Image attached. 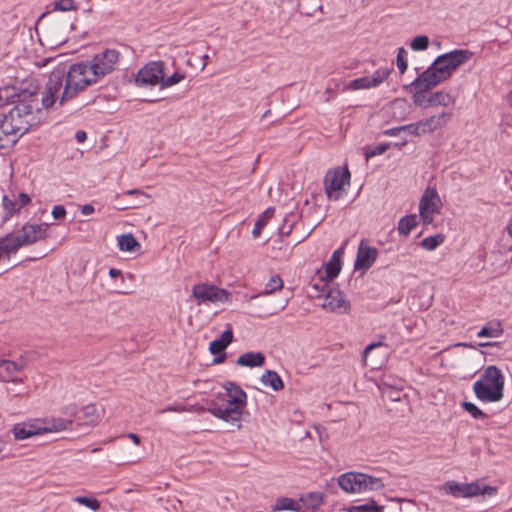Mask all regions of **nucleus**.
<instances>
[{"label": "nucleus", "mask_w": 512, "mask_h": 512, "mask_svg": "<svg viewBox=\"0 0 512 512\" xmlns=\"http://www.w3.org/2000/svg\"><path fill=\"white\" fill-rule=\"evenodd\" d=\"M396 64H397L400 74L405 73V71L407 70V67H408V63H407V51L403 47H400L398 49L397 56H396Z\"/></svg>", "instance_id": "49530a36"}, {"label": "nucleus", "mask_w": 512, "mask_h": 512, "mask_svg": "<svg viewBox=\"0 0 512 512\" xmlns=\"http://www.w3.org/2000/svg\"><path fill=\"white\" fill-rule=\"evenodd\" d=\"M463 409L468 412L474 419H484L487 415L479 409L474 403L464 401L462 404Z\"/></svg>", "instance_id": "58836bf2"}, {"label": "nucleus", "mask_w": 512, "mask_h": 512, "mask_svg": "<svg viewBox=\"0 0 512 512\" xmlns=\"http://www.w3.org/2000/svg\"><path fill=\"white\" fill-rule=\"evenodd\" d=\"M473 53L469 50H453L439 55L434 62L424 70L412 84H421L425 88H433L447 80L452 73L462 64L467 62Z\"/></svg>", "instance_id": "f03ea898"}, {"label": "nucleus", "mask_w": 512, "mask_h": 512, "mask_svg": "<svg viewBox=\"0 0 512 512\" xmlns=\"http://www.w3.org/2000/svg\"><path fill=\"white\" fill-rule=\"evenodd\" d=\"M49 224H25L22 226V234L17 236L13 250L22 246H29L38 241L45 240L49 236Z\"/></svg>", "instance_id": "9b49d317"}, {"label": "nucleus", "mask_w": 512, "mask_h": 512, "mask_svg": "<svg viewBox=\"0 0 512 512\" xmlns=\"http://www.w3.org/2000/svg\"><path fill=\"white\" fill-rule=\"evenodd\" d=\"M41 423L46 428V430L43 431V433H50L66 430L69 426L73 424V421L63 418H51L48 420L41 421Z\"/></svg>", "instance_id": "a878e982"}, {"label": "nucleus", "mask_w": 512, "mask_h": 512, "mask_svg": "<svg viewBox=\"0 0 512 512\" xmlns=\"http://www.w3.org/2000/svg\"><path fill=\"white\" fill-rule=\"evenodd\" d=\"M127 437L131 439L136 445L140 444V437L135 433H128Z\"/></svg>", "instance_id": "69168bd1"}, {"label": "nucleus", "mask_w": 512, "mask_h": 512, "mask_svg": "<svg viewBox=\"0 0 512 512\" xmlns=\"http://www.w3.org/2000/svg\"><path fill=\"white\" fill-rule=\"evenodd\" d=\"M445 241V236L443 234H435L433 236H428L424 238L420 246L428 251L435 250L439 245H441Z\"/></svg>", "instance_id": "f704fd0d"}, {"label": "nucleus", "mask_w": 512, "mask_h": 512, "mask_svg": "<svg viewBox=\"0 0 512 512\" xmlns=\"http://www.w3.org/2000/svg\"><path fill=\"white\" fill-rule=\"evenodd\" d=\"M46 428L42 425L40 420L31 423H18L15 424L12 433L17 440L28 439L35 435L44 434Z\"/></svg>", "instance_id": "a211bd4d"}, {"label": "nucleus", "mask_w": 512, "mask_h": 512, "mask_svg": "<svg viewBox=\"0 0 512 512\" xmlns=\"http://www.w3.org/2000/svg\"><path fill=\"white\" fill-rule=\"evenodd\" d=\"M320 278H321V274L318 277V282H313V283L310 284V289L312 290L311 291V296L312 297H316V298L323 297V296H325V294L329 290L328 289L329 288V286H328V282L329 281H325L326 282V286L323 288L322 284L320 283Z\"/></svg>", "instance_id": "a18cd8bd"}, {"label": "nucleus", "mask_w": 512, "mask_h": 512, "mask_svg": "<svg viewBox=\"0 0 512 512\" xmlns=\"http://www.w3.org/2000/svg\"><path fill=\"white\" fill-rule=\"evenodd\" d=\"M17 143V138H14L12 133L6 129L5 125L0 120V149L12 147Z\"/></svg>", "instance_id": "72a5a7b5"}, {"label": "nucleus", "mask_w": 512, "mask_h": 512, "mask_svg": "<svg viewBox=\"0 0 512 512\" xmlns=\"http://www.w3.org/2000/svg\"><path fill=\"white\" fill-rule=\"evenodd\" d=\"M31 202V198L28 194L26 193H20L19 194V203H18V206H20V209L23 207V206H26L27 204H29Z\"/></svg>", "instance_id": "bf43d9fd"}, {"label": "nucleus", "mask_w": 512, "mask_h": 512, "mask_svg": "<svg viewBox=\"0 0 512 512\" xmlns=\"http://www.w3.org/2000/svg\"><path fill=\"white\" fill-rule=\"evenodd\" d=\"M302 512H315L325 501V495L321 492L304 493L299 498Z\"/></svg>", "instance_id": "412c9836"}, {"label": "nucleus", "mask_w": 512, "mask_h": 512, "mask_svg": "<svg viewBox=\"0 0 512 512\" xmlns=\"http://www.w3.org/2000/svg\"><path fill=\"white\" fill-rule=\"evenodd\" d=\"M322 308L331 312L340 314L347 313L350 309V303L340 290H328L324 296Z\"/></svg>", "instance_id": "2eb2a0df"}, {"label": "nucleus", "mask_w": 512, "mask_h": 512, "mask_svg": "<svg viewBox=\"0 0 512 512\" xmlns=\"http://www.w3.org/2000/svg\"><path fill=\"white\" fill-rule=\"evenodd\" d=\"M274 212L275 209L273 207H269L264 211L263 216L265 218H271L274 215Z\"/></svg>", "instance_id": "338daca9"}, {"label": "nucleus", "mask_w": 512, "mask_h": 512, "mask_svg": "<svg viewBox=\"0 0 512 512\" xmlns=\"http://www.w3.org/2000/svg\"><path fill=\"white\" fill-rule=\"evenodd\" d=\"M74 500L92 511H98L100 508V502L94 497L77 496Z\"/></svg>", "instance_id": "79ce46f5"}, {"label": "nucleus", "mask_w": 512, "mask_h": 512, "mask_svg": "<svg viewBox=\"0 0 512 512\" xmlns=\"http://www.w3.org/2000/svg\"><path fill=\"white\" fill-rule=\"evenodd\" d=\"M434 199L439 200L437 191L434 188H427L420 199L419 211L436 212Z\"/></svg>", "instance_id": "393cba45"}, {"label": "nucleus", "mask_w": 512, "mask_h": 512, "mask_svg": "<svg viewBox=\"0 0 512 512\" xmlns=\"http://www.w3.org/2000/svg\"><path fill=\"white\" fill-rule=\"evenodd\" d=\"M344 253L343 248H339L332 253L329 262L326 264L324 274H321L320 283L323 288L326 286L325 281H332L338 276L341 270V257Z\"/></svg>", "instance_id": "6ab92c4d"}, {"label": "nucleus", "mask_w": 512, "mask_h": 512, "mask_svg": "<svg viewBox=\"0 0 512 512\" xmlns=\"http://www.w3.org/2000/svg\"><path fill=\"white\" fill-rule=\"evenodd\" d=\"M378 251L375 247H371L365 244V240L360 242L358 247L357 256L355 260V269L367 270L376 261Z\"/></svg>", "instance_id": "f3484780"}, {"label": "nucleus", "mask_w": 512, "mask_h": 512, "mask_svg": "<svg viewBox=\"0 0 512 512\" xmlns=\"http://www.w3.org/2000/svg\"><path fill=\"white\" fill-rule=\"evenodd\" d=\"M506 232L510 237H512V217L508 221V224L506 226Z\"/></svg>", "instance_id": "774afa93"}, {"label": "nucleus", "mask_w": 512, "mask_h": 512, "mask_svg": "<svg viewBox=\"0 0 512 512\" xmlns=\"http://www.w3.org/2000/svg\"><path fill=\"white\" fill-rule=\"evenodd\" d=\"M504 377L501 370L490 365L481 377L473 384L476 397L486 403L498 402L503 398Z\"/></svg>", "instance_id": "20e7f679"}, {"label": "nucleus", "mask_w": 512, "mask_h": 512, "mask_svg": "<svg viewBox=\"0 0 512 512\" xmlns=\"http://www.w3.org/2000/svg\"><path fill=\"white\" fill-rule=\"evenodd\" d=\"M384 507L378 505L373 499L364 504L350 506L348 512H383Z\"/></svg>", "instance_id": "473e14b6"}, {"label": "nucleus", "mask_w": 512, "mask_h": 512, "mask_svg": "<svg viewBox=\"0 0 512 512\" xmlns=\"http://www.w3.org/2000/svg\"><path fill=\"white\" fill-rule=\"evenodd\" d=\"M236 363L243 367H261L265 363V356L261 352H246L238 357Z\"/></svg>", "instance_id": "4be33fe9"}, {"label": "nucleus", "mask_w": 512, "mask_h": 512, "mask_svg": "<svg viewBox=\"0 0 512 512\" xmlns=\"http://www.w3.org/2000/svg\"><path fill=\"white\" fill-rule=\"evenodd\" d=\"M66 71V84L59 97L60 105L65 104L86 87L98 81L95 75H92L88 62H78L69 66L66 64Z\"/></svg>", "instance_id": "7ed1b4c3"}, {"label": "nucleus", "mask_w": 512, "mask_h": 512, "mask_svg": "<svg viewBox=\"0 0 512 512\" xmlns=\"http://www.w3.org/2000/svg\"><path fill=\"white\" fill-rule=\"evenodd\" d=\"M443 490L456 498H469L482 494L495 495L497 490L494 487L480 485L479 482L457 483L448 481L443 484Z\"/></svg>", "instance_id": "6e6552de"}, {"label": "nucleus", "mask_w": 512, "mask_h": 512, "mask_svg": "<svg viewBox=\"0 0 512 512\" xmlns=\"http://www.w3.org/2000/svg\"><path fill=\"white\" fill-rule=\"evenodd\" d=\"M226 356H227L226 353H221V354L215 355V357L212 360V363L213 364L223 363L226 359Z\"/></svg>", "instance_id": "0e129e2a"}, {"label": "nucleus", "mask_w": 512, "mask_h": 512, "mask_svg": "<svg viewBox=\"0 0 512 512\" xmlns=\"http://www.w3.org/2000/svg\"><path fill=\"white\" fill-rule=\"evenodd\" d=\"M19 370V366L10 360L0 359V381L14 382L15 374Z\"/></svg>", "instance_id": "b1692460"}, {"label": "nucleus", "mask_w": 512, "mask_h": 512, "mask_svg": "<svg viewBox=\"0 0 512 512\" xmlns=\"http://www.w3.org/2000/svg\"><path fill=\"white\" fill-rule=\"evenodd\" d=\"M210 291H212L211 303L226 302L231 300L232 294L226 289L218 288L211 284Z\"/></svg>", "instance_id": "c9c22d12"}, {"label": "nucleus", "mask_w": 512, "mask_h": 512, "mask_svg": "<svg viewBox=\"0 0 512 512\" xmlns=\"http://www.w3.org/2000/svg\"><path fill=\"white\" fill-rule=\"evenodd\" d=\"M207 411L211 413L213 416L231 423L232 425H236V427L239 429L241 427L240 421L242 419V416L240 415V412L237 410H234L232 407H228V403L225 402L223 405H219L216 402L212 401Z\"/></svg>", "instance_id": "dca6fc26"}, {"label": "nucleus", "mask_w": 512, "mask_h": 512, "mask_svg": "<svg viewBox=\"0 0 512 512\" xmlns=\"http://www.w3.org/2000/svg\"><path fill=\"white\" fill-rule=\"evenodd\" d=\"M391 73V70L390 69H387V68H380V69H377L373 74L372 76H369L370 79H371V83L374 87L378 86L379 84H381L385 79L388 78V76L390 75Z\"/></svg>", "instance_id": "37998d69"}, {"label": "nucleus", "mask_w": 512, "mask_h": 512, "mask_svg": "<svg viewBox=\"0 0 512 512\" xmlns=\"http://www.w3.org/2000/svg\"><path fill=\"white\" fill-rule=\"evenodd\" d=\"M119 56L120 53L115 49H106L96 54L93 59L88 62L92 75H95L97 80H99L113 72L119 60Z\"/></svg>", "instance_id": "1a4fd4ad"}, {"label": "nucleus", "mask_w": 512, "mask_h": 512, "mask_svg": "<svg viewBox=\"0 0 512 512\" xmlns=\"http://www.w3.org/2000/svg\"><path fill=\"white\" fill-rule=\"evenodd\" d=\"M118 245L121 251L133 252L136 248H140V244L137 242L135 237L128 233L118 237Z\"/></svg>", "instance_id": "2f4dec72"}, {"label": "nucleus", "mask_w": 512, "mask_h": 512, "mask_svg": "<svg viewBox=\"0 0 512 512\" xmlns=\"http://www.w3.org/2000/svg\"><path fill=\"white\" fill-rule=\"evenodd\" d=\"M52 216L55 220H62L66 216V209L63 205H55L52 209Z\"/></svg>", "instance_id": "864d4df0"}, {"label": "nucleus", "mask_w": 512, "mask_h": 512, "mask_svg": "<svg viewBox=\"0 0 512 512\" xmlns=\"http://www.w3.org/2000/svg\"><path fill=\"white\" fill-rule=\"evenodd\" d=\"M83 418L89 424H96L98 420L97 409L93 404L86 405L82 409Z\"/></svg>", "instance_id": "a19ab883"}, {"label": "nucleus", "mask_w": 512, "mask_h": 512, "mask_svg": "<svg viewBox=\"0 0 512 512\" xmlns=\"http://www.w3.org/2000/svg\"><path fill=\"white\" fill-rule=\"evenodd\" d=\"M401 132H402V126H399V127H393V128L387 129L383 132V134L386 136L392 137V136L399 135Z\"/></svg>", "instance_id": "052dcab7"}, {"label": "nucleus", "mask_w": 512, "mask_h": 512, "mask_svg": "<svg viewBox=\"0 0 512 512\" xmlns=\"http://www.w3.org/2000/svg\"><path fill=\"white\" fill-rule=\"evenodd\" d=\"M418 225V217L416 214H410L402 217L398 222L397 230L400 235L407 236L411 230Z\"/></svg>", "instance_id": "c756f323"}, {"label": "nucleus", "mask_w": 512, "mask_h": 512, "mask_svg": "<svg viewBox=\"0 0 512 512\" xmlns=\"http://www.w3.org/2000/svg\"><path fill=\"white\" fill-rule=\"evenodd\" d=\"M123 195H136L138 197V200L135 203H132L131 205L128 206L129 208H137L140 206H144L148 203V200L150 198L148 194L138 189L127 190L123 192Z\"/></svg>", "instance_id": "4c0bfd02"}, {"label": "nucleus", "mask_w": 512, "mask_h": 512, "mask_svg": "<svg viewBox=\"0 0 512 512\" xmlns=\"http://www.w3.org/2000/svg\"><path fill=\"white\" fill-rule=\"evenodd\" d=\"M22 92L39 95V87L33 81H25L20 87L6 85L0 88V108L3 110L8 104L18 105Z\"/></svg>", "instance_id": "f8f14e48"}, {"label": "nucleus", "mask_w": 512, "mask_h": 512, "mask_svg": "<svg viewBox=\"0 0 512 512\" xmlns=\"http://www.w3.org/2000/svg\"><path fill=\"white\" fill-rule=\"evenodd\" d=\"M402 132L413 135V136H419V135L423 134L421 132V126L419 125V122L411 123L408 125H403Z\"/></svg>", "instance_id": "3c124183"}, {"label": "nucleus", "mask_w": 512, "mask_h": 512, "mask_svg": "<svg viewBox=\"0 0 512 512\" xmlns=\"http://www.w3.org/2000/svg\"><path fill=\"white\" fill-rule=\"evenodd\" d=\"M260 380L264 386L271 387L274 391H280L284 388L283 380L276 371L267 370Z\"/></svg>", "instance_id": "bb28decb"}, {"label": "nucleus", "mask_w": 512, "mask_h": 512, "mask_svg": "<svg viewBox=\"0 0 512 512\" xmlns=\"http://www.w3.org/2000/svg\"><path fill=\"white\" fill-rule=\"evenodd\" d=\"M227 392L228 407H232L234 410H238L240 415L243 417L244 409L247 402V395L245 391L234 382H226L223 386Z\"/></svg>", "instance_id": "4468645a"}, {"label": "nucleus", "mask_w": 512, "mask_h": 512, "mask_svg": "<svg viewBox=\"0 0 512 512\" xmlns=\"http://www.w3.org/2000/svg\"><path fill=\"white\" fill-rule=\"evenodd\" d=\"M451 117V113L442 112L438 115H433L429 118L423 119L419 121V125L421 126V132L425 134L440 129L446 125V123L451 119Z\"/></svg>", "instance_id": "aec40b11"}, {"label": "nucleus", "mask_w": 512, "mask_h": 512, "mask_svg": "<svg viewBox=\"0 0 512 512\" xmlns=\"http://www.w3.org/2000/svg\"><path fill=\"white\" fill-rule=\"evenodd\" d=\"M265 224H266V223H265V221H264V220H262V219L257 220V221H256V223H255V225H254V228H253V230H252V235H253L254 237H258V236H260L261 231H262L263 227L265 226Z\"/></svg>", "instance_id": "4d7b16f0"}, {"label": "nucleus", "mask_w": 512, "mask_h": 512, "mask_svg": "<svg viewBox=\"0 0 512 512\" xmlns=\"http://www.w3.org/2000/svg\"><path fill=\"white\" fill-rule=\"evenodd\" d=\"M272 512L279 511H293V512H302V506L298 500H295L290 497H279L276 499L275 503L271 506Z\"/></svg>", "instance_id": "5701e85b"}, {"label": "nucleus", "mask_w": 512, "mask_h": 512, "mask_svg": "<svg viewBox=\"0 0 512 512\" xmlns=\"http://www.w3.org/2000/svg\"><path fill=\"white\" fill-rule=\"evenodd\" d=\"M2 207L5 211V214L2 217L1 225L7 222L12 215L20 211L18 202L16 200L10 199L7 195H4L2 198Z\"/></svg>", "instance_id": "7c9ffc66"}, {"label": "nucleus", "mask_w": 512, "mask_h": 512, "mask_svg": "<svg viewBox=\"0 0 512 512\" xmlns=\"http://www.w3.org/2000/svg\"><path fill=\"white\" fill-rule=\"evenodd\" d=\"M211 284L199 283L193 286L192 297L201 302H211L212 291H210Z\"/></svg>", "instance_id": "cd10ccee"}, {"label": "nucleus", "mask_w": 512, "mask_h": 512, "mask_svg": "<svg viewBox=\"0 0 512 512\" xmlns=\"http://www.w3.org/2000/svg\"><path fill=\"white\" fill-rule=\"evenodd\" d=\"M75 139L78 142H84L87 139V134L83 130H78L75 134Z\"/></svg>", "instance_id": "e2e57ef3"}, {"label": "nucleus", "mask_w": 512, "mask_h": 512, "mask_svg": "<svg viewBox=\"0 0 512 512\" xmlns=\"http://www.w3.org/2000/svg\"><path fill=\"white\" fill-rule=\"evenodd\" d=\"M282 287H283L282 279L278 275L272 276L270 278V280L268 281V283L266 284L265 293L271 294L277 290H280Z\"/></svg>", "instance_id": "09e8293b"}, {"label": "nucleus", "mask_w": 512, "mask_h": 512, "mask_svg": "<svg viewBox=\"0 0 512 512\" xmlns=\"http://www.w3.org/2000/svg\"><path fill=\"white\" fill-rule=\"evenodd\" d=\"M338 484L347 493H362L379 490L384 486L381 478L360 472H347L342 474L338 478Z\"/></svg>", "instance_id": "39448f33"}, {"label": "nucleus", "mask_w": 512, "mask_h": 512, "mask_svg": "<svg viewBox=\"0 0 512 512\" xmlns=\"http://www.w3.org/2000/svg\"><path fill=\"white\" fill-rule=\"evenodd\" d=\"M76 8L73 0H57L54 4V10L62 12L76 10Z\"/></svg>", "instance_id": "8fccbe9b"}, {"label": "nucleus", "mask_w": 512, "mask_h": 512, "mask_svg": "<svg viewBox=\"0 0 512 512\" xmlns=\"http://www.w3.org/2000/svg\"><path fill=\"white\" fill-rule=\"evenodd\" d=\"M184 78H185V75L182 73H178V72H175L168 77H164V74L162 73V78L160 79V84H161L162 88H166V87H170L172 85L179 83Z\"/></svg>", "instance_id": "c03bdc74"}, {"label": "nucleus", "mask_w": 512, "mask_h": 512, "mask_svg": "<svg viewBox=\"0 0 512 512\" xmlns=\"http://www.w3.org/2000/svg\"><path fill=\"white\" fill-rule=\"evenodd\" d=\"M94 211H95V208L91 204H86L81 207V213H82V215H85V216L92 214Z\"/></svg>", "instance_id": "680f3d73"}, {"label": "nucleus", "mask_w": 512, "mask_h": 512, "mask_svg": "<svg viewBox=\"0 0 512 512\" xmlns=\"http://www.w3.org/2000/svg\"><path fill=\"white\" fill-rule=\"evenodd\" d=\"M218 340L221 341L224 346L228 347V345L233 341L232 329L228 328L225 331H223L221 337L218 338Z\"/></svg>", "instance_id": "5fc2aeb1"}, {"label": "nucleus", "mask_w": 512, "mask_h": 512, "mask_svg": "<svg viewBox=\"0 0 512 512\" xmlns=\"http://www.w3.org/2000/svg\"><path fill=\"white\" fill-rule=\"evenodd\" d=\"M164 64L161 61L151 62L141 68L135 78L137 85H155L162 78Z\"/></svg>", "instance_id": "ddd939ff"}, {"label": "nucleus", "mask_w": 512, "mask_h": 512, "mask_svg": "<svg viewBox=\"0 0 512 512\" xmlns=\"http://www.w3.org/2000/svg\"><path fill=\"white\" fill-rule=\"evenodd\" d=\"M504 332L502 325L499 321H489L485 326H483L480 331L477 333L478 337H499Z\"/></svg>", "instance_id": "c85d7f7f"}, {"label": "nucleus", "mask_w": 512, "mask_h": 512, "mask_svg": "<svg viewBox=\"0 0 512 512\" xmlns=\"http://www.w3.org/2000/svg\"><path fill=\"white\" fill-rule=\"evenodd\" d=\"M383 344L381 342H375V343H371L369 345L366 346V348L364 349L363 351V355H362V358L364 361H366L367 357H368V354L376 347H379V346H382Z\"/></svg>", "instance_id": "13d9d810"}, {"label": "nucleus", "mask_w": 512, "mask_h": 512, "mask_svg": "<svg viewBox=\"0 0 512 512\" xmlns=\"http://www.w3.org/2000/svg\"><path fill=\"white\" fill-rule=\"evenodd\" d=\"M350 171L347 167L329 170L324 178L325 193L330 200H338L345 184H349Z\"/></svg>", "instance_id": "9d476101"}, {"label": "nucleus", "mask_w": 512, "mask_h": 512, "mask_svg": "<svg viewBox=\"0 0 512 512\" xmlns=\"http://www.w3.org/2000/svg\"><path fill=\"white\" fill-rule=\"evenodd\" d=\"M426 83L421 84H412V82L405 86V89H408L411 86L416 88L415 93L412 95L413 103L417 106L427 108L434 106H448L453 104L454 100L449 93L438 91L427 95L426 92L430 88H425L424 85Z\"/></svg>", "instance_id": "0eeeda50"}, {"label": "nucleus", "mask_w": 512, "mask_h": 512, "mask_svg": "<svg viewBox=\"0 0 512 512\" xmlns=\"http://www.w3.org/2000/svg\"><path fill=\"white\" fill-rule=\"evenodd\" d=\"M371 87H374V86L372 85L371 79L369 76H363V77L354 79L348 85V88L351 90L367 89V88H371Z\"/></svg>", "instance_id": "ea45409f"}, {"label": "nucleus", "mask_w": 512, "mask_h": 512, "mask_svg": "<svg viewBox=\"0 0 512 512\" xmlns=\"http://www.w3.org/2000/svg\"><path fill=\"white\" fill-rule=\"evenodd\" d=\"M391 147V143H379L376 146L370 147L367 146L364 148V155L366 160H369L372 157L377 155H381L386 152Z\"/></svg>", "instance_id": "e433bc0d"}, {"label": "nucleus", "mask_w": 512, "mask_h": 512, "mask_svg": "<svg viewBox=\"0 0 512 512\" xmlns=\"http://www.w3.org/2000/svg\"><path fill=\"white\" fill-rule=\"evenodd\" d=\"M227 347L223 345L221 341L218 339L213 340L209 345V351L212 355H218L221 353H225V349Z\"/></svg>", "instance_id": "603ef678"}, {"label": "nucleus", "mask_w": 512, "mask_h": 512, "mask_svg": "<svg viewBox=\"0 0 512 512\" xmlns=\"http://www.w3.org/2000/svg\"><path fill=\"white\" fill-rule=\"evenodd\" d=\"M19 104L15 105L8 113H2V123L5 125L17 141L32 127L41 122L42 108L39 95L22 92Z\"/></svg>", "instance_id": "f257e3e1"}, {"label": "nucleus", "mask_w": 512, "mask_h": 512, "mask_svg": "<svg viewBox=\"0 0 512 512\" xmlns=\"http://www.w3.org/2000/svg\"><path fill=\"white\" fill-rule=\"evenodd\" d=\"M429 38L425 35L416 36L410 44V47L414 51H422L428 48Z\"/></svg>", "instance_id": "de8ad7c7"}, {"label": "nucleus", "mask_w": 512, "mask_h": 512, "mask_svg": "<svg viewBox=\"0 0 512 512\" xmlns=\"http://www.w3.org/2000/svg\"><path fill=\"white\" fill-rule=\"evenodd\" d=\"M435 212L419 211L420 218L424 225H429L433 222V215Z\"/></svg>", "instance_id": "6e6d98bb"}, {"label": "nucleus", "mask_w": 512, "mask_h": 512, "mask_svg": "<svg viewBox=\"0 0 512 512\" xmlns=\"http://www.w3.org/2000/svg\"><path fill=\"white\" fill-rule=\"evenodd\" d=\"M66 64H58L51 71L43 91H39L40 107L48 109L53 106L61 89L66 84Z\"/></svg>", "instance_id": "423d86ee"}]
</instances>
